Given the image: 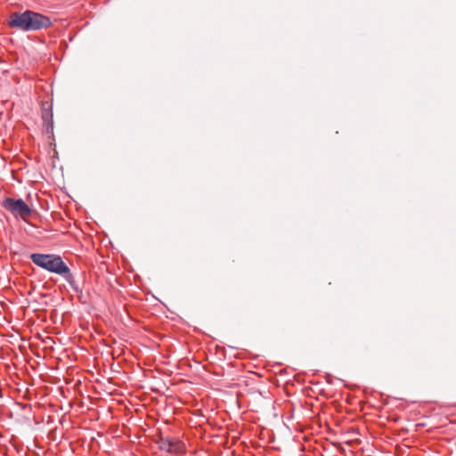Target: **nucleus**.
<instances>
[{"mask_svg":"<svg viewBox=\"0 0 456 456\" xmlns=\"http://www.w3.org/2000/svg\"><path fill=\"white\" fill-rule=\"evenodd\" d=\"M8 26L21 31H37L50 28L51 19L42 13L26 10L23 12H14L10 14Z\"/></svg>","mask_w":456,"mask_h":456,"instance_id":"nucleus-1","label":"nucleus"},{"mask_svg":"<svg viewBox=\"0 0 456 456\" xmlns=\"http://www.w3.org/2000/svg\"><path fill=\"white\" fill-rule=\"evenodd\" d=\"M31 261L37 266L53 273H67V265L59 255L33 253L30 255Z\"/></svg>","mask_w":456,"mask_h":456,"instance_id":"nucleus-2","label":"nucleus"},{"mask_svg":"<svg viewBox=\"0 0 456 456\" xmlns=\"http://www.w3.org/2000/svg\"><path fill=\"white\" fill-rule=\"evenodd\" d=\"M2 207L14 217H20L23 220L32 214L31 208L22 199L5 198L2 202Z\"/></svg>","mask_w":456,"mask_h":456,"instance_id":"nucleus-3","label":"nucleus"},{"mask_svg":"<svg viewBox=\"0 0 456 456\" xmlns=\"http://www.w3.org/2000/svg\"><path fill=\"white\" fill-rule=\"evenodd\" d=\"M42 119L44 122V130L47 134L53 133V114L52 104L45 102L42 105Z\"/></svg>","mask_w":456,"mask_h":456,"instance_id":"nucleus-4","label":"nucleus"},{"mask_svg":"<svg viewBox=\"0 0 456 456\" xmlns=\"http://www.w3.org/2000/svg\"><path fill=\"white\" fill-rule=\"evenodd\" d=\"M161 448L169 452H180L183 449V444L178 440L163 439L161 442Z\"/></svg>","mask_w":456,"mask_h":456,"instance_id":"nucleus-5","label":"nucleus"},{"mask_svg":"<svg viewBox=\"0 0 456 456\" xmlns=\"http://www.w3.org/2000/svg\"><path fill=\"white\" fill-rule=\"evenodd\" d=\"M63 277V279L70 285L71 289L78 293L81 292V289L79 288L77 282L76 281L74 275L70 273L69 266L67 265V273H59Z\"/></svg>","mask_w":456,"mask_h":456,"instance_id":"nucleus-6","label":"nucleus"}]
</instances>
